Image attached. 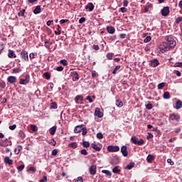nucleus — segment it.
Instances as JSON below:
<instances>
[{"mask_svg": "<svg viewBox=\"0 0 182 182\" xmlns=\"http://www.w3.org/2000/svg\"><path fill=\"white\" fill-rule=\"evenodd\" d=\"M60 63H61V65H63V66H68V61L66 60H61L60 61Z\"/></svg>", "mask_w": 182, "mask_h": 182, "instance_id": "nucleus-47", "label": "nucleus"}, {"mask_svg": "<svg viewBox=\"0 0 182 182\" xmlns=\"http://www.w3.org/2000/svg\"><path fill=\"white\" fill-rule=\"evenodd\" d=\"M18 136L20 137V139H25V132H23V131H19Z\"/></svg>", "mask_w": 182, "mask_h": 182, "instance_id": "nucleus-29", "label": "nucleus"}, {"mask_svg": "<svg viewBox=\"0 0 182 182\" xmlns=\"http://www.w3.org/2000/svg\"><path fill=\"white\" fill-rule=\"evenodd\" d=\"M23 168H25V165H20V166H17V170L18 171H22V170H23Z\"/></svg>", "mask_w": 182, "mask_h": 182, "instance_id": "nucleus-48", "label": "nucleus"}, {"mask_svg": "<svg viewBox=\"0 0 182 182\" xmlns=\"http://www.w3.org/2000/svg\"><path fill=\"white\" fill-rule=\"evenodd\" d=\"M10 130H15L16 129V124L11 125L9 127Z\"/></svg>", "mask_w": 182, "mask_h": 182, "instance_id": "nucleus-57", "label": "nucleus"}, {"mask_svg": "<svg viewBox=\"0 0 182 182\" xmlns=\"http://www.w3.org/2000/svg\"><path fill=\"white\" fill-rule=\"evenodd\" d=\"M116 106H117L118 107H123V102H122V100H116Z\"/></svg>", "mask_w": 182, "mask_h": 182, "instance_id": "nucleus-33", "label": "nucleus"}, {"mask_svg": "<svg viewBox=\"0 0 182 182\" xmlns=\"http://www.w3.org/2000/svg\"><path fill=\"white\" fill-rule=\"evenodd\" d=\"M182 107V101L181 100H178L176 103V110H180Z\"/></svg>", "mask_w": 182, "mask_h": 182, "instance_id": "nucleus-20", "label": "nucleus"}, {"mask_svg": "<svg viewBox=\"0 0 182 182\" xmlns=\"http://www.w3.org/2000/svg\"><path fill=\"white\" fill-rule=\"evenodd\" d=\"M33 14L35 15H38V14H41V6H36L35 9L33 10Z\"/></svg>", "mask_w": 182, "mask_h": 182, "instance_id": "nucleus-25", "label": "nucleus"}, {"mask_svg": "<svg viewBox=\"0 0 182 182\" xmlns=\"http://www.w3.org/2000/svg\"><path fill=\"white\" fill-rule=\"evenodd\" d=\"M56 70H58V72H62V70H63V68L62 66H58L56 68Z\"/></svg>", "mask_w": 182, "mask_h": 182, "instance_id": "nucleus-63", "label": "nucleus"}, {"mask_svg": "<svg viewBox=\"0 0 182 182\" xmlns=\"http://www.w3.org/2000/svg\"><path fill=\"white\" fill-rule=\"evenodd\" d=\"M163 87H166V82H161L158 85V89L159 90L163 89Z\"/></svg>", "mask_w": 182, "mask_h": 182, "instance_id": "nucleus-37", "label": "nucleus"}, {"mask_svg": "<svg viewBox=\"0 0 182 182\" xmlns=\"http://www.w3.org/2000/svg\"><path fill=\"white\" fill-rule=\"evenodd\" d=\"M92 49H94V50H99V49H100V48L99 47V45H93L92 46Z\"/></svg>", "mask_w": 182, "mask_h": 182, "instance_id": "nucleus-52", "label": "nucleus"}, {"mask_svg": "<svg viewBox=\"0 0 182 182\" xmlns=\"http://www.w3.org/2000/svg\"><path fill=\"white\" fill-rule=\"evenodd\" d=\"M14 73H20V72H22V69L21 68H15L13 69Z\"/></svg>", "mask_w": 182, "mask_h": 182, "instance_id": "nucleus-36", "label": "nucleus"}, {"mask_svg": "<svg viewBox=\"0 0 182 182\" xmlns=\"http://www.w3.org/2000/svg\"><path fill=\"white\" fill-rule=\"evenodd\" d=\"M170 93L168 92H166L164 93V99H170Z\"/></svg>", "mask_w": 182, "mask_h": 182, "instance_id": "nucleus-40", "label": "nucleus"}, {"mask_svg": "<svg viewBox=\"0 0 182 182\" xmlns=\"http://www.w3.org/2000/svg\"><path fill=\"white\" fill-rule=\"evenodd\" d=\"M49 144H52V146H56V141L54 139H51L48 141Z\"/></svg>", "mask_w": 182, "mask_h": 182, "instance_id": "nucleus-43", "label": "nucleus"}, {"mask_svg": "<svg viewBox=\"0 0 182 182\" xmlns=\"http://www.w3.org/2000/svg\"><path fill=\"white\" fill-rule=\"evenodd\" d=\"M21 56L26 62H29V57L28 56V51L22 50Z\"/></svg>", "mask_w": 182, "mask_h": 182, "instance_id": "nucleus-5", "label": "nucleus"}, {"mask_svg": "<svg viewBox=\"0 0 182 182\" xmlns=\"http://www.w3.org/2000/svg\"><path fill=\"white\" fill-rule=\"evenodd\" d=\"M107 150L108 151H109V153H116L120 151V147L116 145L115 146L109 145L107 146Z\"/></svg>", "mask_w": 182, "mask_h": 182, "instance_id": "nucleus-4", "label": "nucleus"}, {"mask_svg": "<svg viewBox=\"0 0 182 182\" xmlns=\"http://www.w3.org/2000/svg\"><path fill=\"white\" fill-rule=\"evenodd\" d=\"M48 181V177L46 176H44L42 179L40 180V182H46Z\"/></svg>", "mask_w": 182, "mask_h": 182, "instance_id": "nucleus-60", "label": "nucleus"}, {"mask_svg": "<svg viewBox=\"0 0 182 182\" xmlns=\"http://www.w3.org/2000/svg\"><path fill=\"white\" fill-rule=\"evenodd\" d=\"M146 109H147V110H151V109H153V105L151 103L146 105Z\"/></svg>", "mask_w": 182, "mask_h": 182, "instance_id": "nucleus-44", "label": "nucleus"}, {"mask_svg": "<svg viewBox=\"0 0 182 182\" xmlns=\"http://www.w3.org/2000/svg\"><path fill=\"white\" fill-rule=\"evenodd\" d=\"M31 171H32V173H36V168L33 167V166H31L30 168H28V169L27 170L28 173H31Z\"/></svg>", "mask_w": 182, "mask_h": 182, "instance_id": "nucleus-35", "label": "nucleus"}, {"mask_svg": "<svg viewBox=\"0 0 182 182\" xmlns=\"http://www.w3.org/2000/svg\"><path fill=\"white\" fill-rule=\"evenodd\" d=\"M82 146L83 147H85L87 149V147L90 146V143H89V141H82Z\"/></svg>", "mask_w": 182, "mask_h": 182, "instance_id": "nucleus-38", "label": "nucleus"}, {"mask_svg": "<svg viewBox=\"0 0 182 182\" xmlns=\"http://www.w3.org/2000/svg\"><path fill=\"white\" fill-rule=\"evenodd\" d=\"M174 68H182V63H176Z\"/></svg>", "mask_w": 182, "mask_h": 182, "instance_id": "nucleus-51", "label": "nucleus"}, {"mask_svg": "<svg viewBox=\"0 0 182 182\" xmlns=\"http://www.w3.org/2000/svg\"><path fill=\"white\" fill-rule=\"evenodd\" d=\"M73 82H77L79 80V74H77V72L76 71H72L70 73Z\"/></svg>", "mask_w": 182, "mask_h": 182, "instance_id": "nucleus-6", "label": "nucleus"}, {"mask_svg": "<svg viewBox=\"0 0 182 182\" xmlns=\"http://www.w3.org/2000/svg\"><path fill=\"white\" fill-rule=\"evenodd\" d=\"M86 21V18L85 17H82L79 19V23H83V22Z\"/></svg>", "mask_w": 182, "mask_h": 182, "instance_id": "nucleus-56", "label": "nucleus"}, {"mask_svg": "<svg viewBox=\"0 0 182 182\" xmlns=\"http://www.w3.org/2000/svg\"><path fill=\"white\" fill-rule=\"evenodd\" d=\"M4 162L6 163V164H9V166H11V164L14 163V161L12 159H10L8 156H5Z\"/></svg>", "mask_w": 182, "mask_h": 182, "instance_id": "nucleus-21", "label": "nucleus"}, {"mask_svg": "<svg viewBox=\"0 0 182 182\" xmlns=\"http://www.w3.org/2000/svg\"><path fill=\"white\" fill-rule=\"evenodd\" d=\"M131 141L134 144H137L138 146H141V144H144V140L142 139L139 140V138L137 136H134L131 138Z\"/></svg>", "mask_w": 182, "mask_h": 182, "instance_id": "nucleus-3", "label": "nucleus"}, {"mask_svg": "<svg viewBox=\"0 0 182 182\" xmlns=\"http://www.w3.org/2000/svg\"><path fill=\"white\" fill-rule=\"evenodd\" d=\"M18 16H23L25 15V9L20 11L18 14Z\"/></svg>", "mask_w": 182, "mask_h": 182, "instance_id": "nucleus-49", "label": "nucleus"}, {"mask_svg": "<svg viewBox=\"0 0 182 182\" xmlns=\"http://www.w3.org/2000/svg\"><path fill=\"white\" fill-rule=\"evenodd\" d=\"M121 66L120 65H117L114 70L112 71L113 75H116V73H117V70H119V69H120Z\"/></svg>", "mask_w": 182, "mask_h": 182, "instance_id": "nucleus-41", "label": "nucleus"}, {"mask_svg": "<svg viewBox=\"0 0 182 182\" xmlns=\"http://www.w3.org/2000/svg\"><path fill=\"white\" fill-rule=\"evenodd\" d=\"M75 103H79V102H83V96L77 95L75 98Z\"/></svg>", "mask_w": 182, "mask_h": 182, "instance_id": "nucleus-22", "label": "nucleus"}, {"mask_svg": "<svg viewBox=\"0 0 182 182\" xmlns=\"http://www.w3.org/2000/svg\"><path fill=\"white\" fill-rule=\"evenodd\" d=\"M75 182H83V178H82V176H80L77 178Z\"/></svg>", "mask_w": 182, "mask_h": 182, "instance_id": "nucleus-64", "label": "nucleus"}, {"mask_svg": "<svg viewBox=\"0 0 182 182\" xmlns=\"http://www.w3.org/2000/svg\"><path fill=\"white\" fill-rule=\"evenodd\" d=\"M87 134V129H86V127L82 128V136H86Z\"/></svg>", "mask_w": 182, "mask_h": 182, "instance_id": "nucleus-45", "label": "nucleus"}, {"mask_svg": "<svg viewBox=\"0 0 182 182\" xmlns=\"http://www.w3.org/2000/svg\"><path fill=\"white\" fill-rule=\"evenodd\" d=\"M80 153L81 154H83V156H87V151H86V149H82Z\"/></svg>", "mask_w": 182, "mask_h": 182, "instance_id": "nucleus-53", "label": "nucleus"}, {"mask_svg": "<svg viewBox=\"0 0 182 182\" xmlns=\"http://www.w3.org/2000/svg\"><path fill=\"white\" fill-rule=\"evenodd\" d=\"M180 22H182V17L179 16L176 19V23H179Z\"/></svg>", "mask_w": 182, "mask_h": 182, "instance_id": "nucleus-54", "label": "nucleus"}, {"mask_svg": "<svg viewBox=\"0 0 182 182\" xmlns=\"http://www.w3.org/2000/svg\"><path fill=\"white\" fill-rule=\"evenodd\" d=\"M153 7V4L148 3L144 8V12H149V11L150 10V8Z\"/></svg>", "mask_w": 182, "mask_h": 182, "instance_id": "nucleus-26", "label": "nucleus"}, {"mask_svg": "<svg viewBox=\"0 0 182 182\" xmlns=\"http://www.w3.org/2000/svg\"><path fill=\"white\" fill-rule=\"evenodd\" d=\"M171 49L168 44H167L166 42L161 43L159 46V50L161 52V53H166V52H168Z\"/></svg>", "mask_w": 182, "mask_h": 182, "instance_id": "nucleus-1", "label": "nucleus"}, {"mask_svg": "<svg viewBox=\"0 0 182 182\" xmlns=\"http://www.w3.org/2000/svg\"><path fill=\"white\" fill-rule=\"evenodd\" d=\"M170 120H176L178 122L180 120V115L176 114H171L169 116Z\"/></svg>", "mask_w": 182, "mask_h": 182, "instance_id": "nucleus-13", "label": "nucleus"}, {"mask_svg": "<svg viewBox=\"0 0 182 182\" xmlns=\"http://www.w3.org/2000/svg\"><path fill=\"white\" fill-rule=\"evenodd\" d=\"M56 129H57V127L54 126L49 129V133L50 134H51V136H53V134L56 133Z\"/></svg>", "mask_w": 182, "mask_h": 182, "instance_id": "nucleus-24", "label": "nucleus"}, {"mask_svg": "<svg viewBox=\"0 0 182 182\" xmlns=\"http://www.w3.org/2000/svg\"><path fill=\"white\" fill-rule=\"evenodd\" d=\"M0 146L1 147H8L9 146V140L8 139L0 141Z\"/></svg>", "mask_w": 182, "mask_h": 182, "instance_id": "nucleus-12", "label": "nucleus"}, {"mask_svg": "<svg viewBox=\"0 0 182 182\" xmlns=\"http://www.w3.org/2000/svg\"><path fill=\"white\" fill-rule=\"evenodd\" d=\"M50 109H58V104L53 102L50 105Z\"/></svg>", "mask_w": 182, "mask_h": 182, "instance_id": "nucleus-46", "label": "nucleus"}, {"mask_svg": "<svg viewBox=\"0 0 182 182\" xmlns=\"http://www.w3.org/2000/svg\"><path fill=\"white\" fill-rule=\"evenodd\" d=\"M134 167V162H131L129 165L125 167V170H132Z\"/></svg>", "mask_w": 182, "mask_h": 182, "instance_id": "nucleus-28", "label": "nucleus"}, {"mask_svg": "<svg viewBox=\"0 0 182 182\" xmlns=\"http://www.w3.org/2000/svg\"><path fill=\"white\" fill-rule=\"evenodd\" d=\"M97 139H103L104 136H103V134L99 132L97 134Z\"/></svg>", "mask_w": 182, "mask_h": 182, "instance_id": "nucleus-55", "label": "nucleus"}, {"mask_svg": "<svg viewBox=\"0 0 182 182\" xmlns=\"http://www.w3.org/2000/svg\"><path fill=\"white\" fill-rule=\"evenodd\" d=\"M123 5H124V6H129V1L124 0Z\"/></svg>", "mask_w": 182, "mask_h": 182, "instance_id": "nucleus-62", "label": "nucleus"}, {"mask_svg": "<svg viewBox=\"0 0 182 182\" xmlns=\"http://www.w3.org/2000/svg\"><path fill=\"white\" fill-rule=\"evenodd\" d=\"M22 150V146L21 145H18L15 149L14 151L16 154H19V152Z\"/></svg>", "mask_w": 182, "mask_h": 182, "instance_id": "nucleus-32", "label": "nucleus"}, {"mask_svg": "<svg viewBox=\"0 0 182 182\" xmlns=\"http://www.w3.org/2000/svg\"><path fill=\"white\" fill-rule=\"evenodd\" d=\"M120 11L122 14H124L125 12H127V9L126 7H122L120 8Z\"/></svg>", "mask_w": 182, "mask_h": 182, "instance_id": "nucleus-58", "label": "nucleus"}, {"mask_svg": "<svg viewBox=\"0 0 182 182\" xmlns=\"http://www.w3.org/2000/svg\"><path fill=\"white\" fill-rule=\"evenodd\" d=\"M120 168H119V166H114V168H112V172L114 173V174H118V173H119Z\"/></svg>", "mask_w": 182, "mask_h": 182, "instance_id": "nucleus-31", "label": "nucleus"}, {"mask_svg": "<svg viewBox=\"0 0 182 182\" xmlns=\"http://www.w3.org/2000/svg\"><path fill=\"white\" fill-rule=\"evenodd\" d=\"M102 173H103V174H106V176H109V177H112V172L109 170H102Z\"/></svg>", "mask_w": 182, "mask_h": 182, "instance_id": "nucleus-30", "label": "nucleus"}, {"mask_svg": "<svg viewBox=\"0 0 182 182\" xmlns=\"http://www.w3.org/2000/svg\"><path fill=\"white\" fill-rule=\"evenodd\" d=\"M154 160V156L151 154H149L148 156L146 157V161H148V163H151V161H153Z\"/></svg>", "mask_w": 182, "mask_h": 182, "instance_id": "nucleus-27", "label": "nucleus"}, {"mask_svg": "<svg viewBox=\"0 0 182 182\" xmlns=\"http://www.w3.org/2000/svg\"><path fill=\"white\" fill-rule=\"evenodd\" d=\"M165 43H167L171 49H173V48L176 47V41H174V38H173L172 37H167L166 42Z\"/></svg>", "mask_w": 182, "mask_h": 182, "instance_id": "nucleus-2", "label": "nucleus"}, {"mask_svg": "<svg viewBox=\"0 0 182 182\" xmlns=\"http://www.w3.org/2000/svg\"><path fill=\"white\" fill-rule=\"evenodd\" d=\"M83 129V125H78L75 127L74 132L75 133H80L82 132V129Z\"/></svg>", "mask_w": 182, "mask_h": 182, "instance_id": "nucleus-18", "label": "nucleus"}, {"mask_svg": "<svg viewBox=\"0 0 182 182\" xmlns=\"http://www.w3.org/2000/svg\"><path fill=\"white\" fill-rule=\"evenodd\" d=\"M85 9H88L90 12L95 9V5L93 3H88L85 6Z\"/></svg>", "mask_w": 182, "mask_h": 182, "instance_id": "nucleus-16", "label": "nucleus"}, {"mask_svg": "<svg viewBox=\"0 0 182 182\" xmlns=\"http://www.w3.org/2000/svg\"><path fill=\"white\" fill-rule=\"evenodd\" d=\"M159 65H160V63L157 59H154L151 60L149 63V65H151V68H156V66H159Z\"/></svg>", "mask_w": 182, "mask_h": 182, "instance_id": "nucleus-8", "label": "nucleus"}, {"mask_svg": "<svg viewBox=\"0 0 182 182\" xmlns=\"http://www.w3.org/2000/svg\"><path fill=\"white\" fill-rule=\"evenodd\" d=\"M7 80L9 83H15L16 82V77L9 76L8 77Z\"/></svg>", "mask_w": 182, "mask_h": 182, "instance_id": "nucleus-19", "label": "nucleus"}, {"mask_svg": "<svg viewBox=\"0 0 182 182\" xmlns=\"http://www.w3.org/2000/svg\"><path fill=\"white\" fill-rule=\"evenodd\" d=\"M89 171L91 176H95L97 171L96 165H92L89 168Z\"/></svg>", "mask_w": 182, "mask_h": 182, "instance_id": "nucleus-10", "label": "nucleus"}, {"mask_svg": "<svg viewBox=\"0 0 182 182\" xmlns=\"http://www.w3.org/2000/svg\"><path fill=\"white\" fill-rule=\"evenodd\" d=\"M150 41H151V36H148L145 38V39L144 40V43H147L149 42H150Z\"/></svg>", "mask_w": 182, "mask_h": 182, "instance_id": "nucleus-42", "label": "nucleus"}, {"mask_svg": "<svg viewBox=\"0 0 182 182\" xmlns=\"http://www.w3.org/2000/svg\"><path fill=\"white\" fill-rule=\"evenodd\" d=\"M168 14H170V8H168V6L164 7L161 10V15L163 16H167Z\"/></svg>", "mask_w": 182, "mask_h": 182, "instance_id": "nucleus-7", "label": "nucleus"}, {"mask_svg": "<svg viewBox=\"0 0 182 182\" xmlns=\"http://www.w3.org/2000/svg\"><path fill=\"white\" fill-rule=\"evenodd\" d=\"M52 156H56L58 154V149H53L51 152Z\"/></svg>", "mask_w": 182, "mask_h": 182, "instance_id": "nucleus-61", "label": "nucleus"}, {"mask_svg": "<svg viewBox=\"0 0 182 182\" xmlns=\"http://www.w3.org/2000/svg\"><path fill=\"white\" fill-rule=\"evenodd\" d=\"M107 31L108 33H111V35H113V33H114V32H116V29L113 26L107 27Z\"/></svg>", "mask_w": 182, "mask_h": 182, "instance_id": "nucleus-17", "label": "nucleus"}, {"mask_svg": "<svg viewBox=\"0 0 182 182\" xmlns=\"http://www.w3.org/2000/svg\"><path fill=\"white\" fill-rule=\"evenodd\" d=\"M113 53H109L107 54V58L109 60H112V59H113Z\"/></svg>", "mask_w": 182, "mask_h": 182, "instance_id": "nucleus-39", "label": "nucleus"}, {"mask_svg": "<svg viewBox=\"0 0 182 182\" xmlns=\"http://www.w3.org/2000/svg\"><path fill=\"white\" fill-rule=\"evenodd\" d=\"M44 76L46 77V79H50V74L49 73H44Z\"/></svg>", "mask_w": 182, "mask_h": 182, "instance_id": "nucleus-50", "label": "nucleus"}, {"mask_svg": "<svg viewBox=\"0 0 182 182\" xmlns=\"http://www.w3.org/2000/svg\"><path fill=\"white\" fill-rule=\"evenodd\" d=\"M9 58H16V54L12 50H9Z\"/></svg>", "mask_w": 182, "mask_h": 182, "instance_id": "nucleus-23", "label": "nucleus"}, {"mask_svg": "<svg viewBox=\"0 0 182 182\" xmlns=\"http://www.w3.org/2000/svg\"><path fill=\"white\" fill-rule=\"evenodd\" d=\"M29 75H26L25 79L21 78L19 81L20 85H28L29 82Z\"/></svg>", "mask_w": 182, "mask_h": 182, "instance_id": "nucleus-11", "label": "nucleus"}, {"mask_svg": "<svg viewBox=\"0 0 182 182\" xmlns=\"http://www.w3.org/2000/svg\"><path fill=\"white\" fill-rule=\"evenodd\" d=\"M121 152L122 154V156H124V157H127V156H129V152L127 151V146L124 145L122 146Z\"/></svg>", "mask_w": 182, "mask_h": 182, "instance_id": "nucleus-9", "label": "nucleus"}, {"mask_svg": "<svg viewBox=\"0 0 182 182\" xmlns=\"http://www.w3.org/2000/svg\"><path fill=\"white\" fill-rule=\"evenodd\" d=\"M95 115L97 116V117H103V113L100 112V109L99 108L95 109Z\"/></svg>", "mask_w": 182, "mask_h": 182, "instance_id": "nucleus-15", "label": "nucleus"}, {"mask_svg": "<svg viewBox=\"0 0 182 182\" xmlns=\"http://www.w3.org/2000/svg\"><path fill=\"white\" fill-rule=\"evenodd\" d=\"M66 22H69V19H61L60 21V23L61 24L66 23Z\"/></svg>", "mask_w": 182, "mask_h": 182, "instance_id": "nucleus-59", "label": "nucleus"}, {"mask_svg": "<svg viewBox=\"0 0 182 182\" xmlns=\"http://www.w3.org/2000/svg\"><path fill=\"white\" fill-rule=\"evenodd\" d=\"M91 147L95 150L96 151H100V150H102V147L97 146V144H96V142H93L91 144Z\"/></svg>", "mask_w": 182, "mask_h": 182, "instance_id": "nucleus-14", "label": "nucleus"}, {"mask_svg": "<svg viewBox=\"0 0 182 182\" xmlns=\"http://www.w3.org/2000/svg\"><path fill=\"white\" fill-rule=\"evenodd\" d=\"M69 147H71V149H76L77 147V144L76 142H72L68 144Z\"/></svg>", "mask_w": 182, "mask_h": 182, "instance_id": "nucleus-34", "label": "nucleus"}]
</instances>
